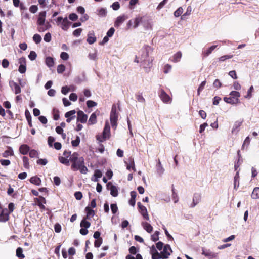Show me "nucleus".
Returning a JSON list of instances; mask_svg holds the SVG:
<instances>
[{
	"instance_id": "52",
	"label": "nucleus",
	"mask_w": 259,
	"mask_h": 259,
	"mask_svg": "<svg viewBox=\"0 0 259 259\" xmlns=\"http://www.w3.org/2000/svg\"><path fill=\"white\" fill-rule=\"evenodd\" d=\"M65 70V67L63 64L59 65L57 66V71L58 73H62Z\"/></svg>"
},
{
	"instance_id": "43",
	"label": "nucleus",
	"mask_w": 259,
	"mask_h": 259,
	"mask_svg": "<svg viewBox=\"0 0 259 259\" xmlns=\"http://www.w3.org/2000/svg\"><path fill=\"white\" fill-rule=\"evenodd\" d=\"M159 232L156 231L155 233L151 235V240L154 242L158 241L159 240Z\"/></svg>"
},
{
	"instance_id": "36",
	"label": "nucleus",
	"mask_w": 259,
	"mask_h": 259,
	"mask_svg": "<svg viewBox=\"0 0 259 259\" xmlns=\"http://www.w3.org/2000/svg\"><path fill=\"white\" fill-rule=\"evenodd\" d=\"M251 197L252 199H258L259 198V188L255 187L252 193Z\"/></svg>"
},
{
	"instance_id": "50",
	"label": "nucleus",
	"mask_w": 259,
	"mask_h": 259,
	"mask_svg": "<svg viewBox=\"0 0 259 259\" xmlns=\"http://www.w3.org/2000/svg\"><path fill=\"white\" fill-rule=\"evenodd\" d=\"M80 139L79 136H77L76 139L71 141L72 145L73 147H76L79 145L80 143Z\"/></svg>"
},
{
	"instance_id": "35",
	"label": "nucleus",
	"mask_w": 259,
	"mask_h": 259,
	"mask_svg": "<svg viewBox=\"0 0 259 259\" xmlns=\"http://www.w3.org/2000/svg\"><path fill=\"white\" fill-rule=\"evenodd\" d=\"M59 160L60 163L64 164L66 165H69L70 161L69 159H68L67 157H64V156H60L59 157Z\"/></svg>"
},
{
	"instance_id": "5",
	"label": "nucleus",
	"mask_w": 259,
	"mask_h": 259,
	"mask_svg": "<svg viewBox=\"0 0 259 259\" xmlns=\"http://www.w3.org/2000/svg\"><path fill=\"white\" fill-rule=\"evenodd\" d=\"M172 252L171 247L169 245L166 244L164 247L163 251L160 253L161 258H167L170 255L171 253Z\"/></svg>"
},
{
	"instance_id": "19",
	"label": "nucleus",
	"mask_w": 259,
	"mask_h": 259,
	"mask_svg": "<svg viewBox=\"0 0 259 259\" xmlns=\"http://www.w3.org/2000/svg\"><path fill=\"white\" fill-rule=\"evenodd\" d=\"M46 16V12L45 11L41 12L39 14V17L37 20V23L38 25L44 24L45 22V17Z\"/></svg>"
},
{
	"instance_id": "9",
	"label": "nucleus",
	"mask_w": 259,
	"mask_h": 259,
	"mask_svg": "<svg viewBox=\"0 0 259 259\" xmlns=\"http://www.w3.org/2000/svg\"><path fill=\"white\" fill-rule=\"evenodd\" d=\"M19 63L20 66L18 68V70L21 73H24L26 72V60L24 57H21L19 59Z\"/></svg>"
},
{
	"instance_id": "30",
	"label": "nucleus",
	"mask_w": 259,
	"mask_h": 259,
	"mask_svg": "<svg viewBox=\"0 0 259 259\" xmlns=\"http://www.w3.org/2000/svg\"><path fill=\"white\" fill-rule=\"evenodd\" d=\"M45 63L46 65L49 67H53L54 65V59L51 57H47L46 58Z\"/></svg>"
},
{
	"instance_id": "32",
	"label": "nucleus",
	"mask_w": 259,
	"mask_h": 259,
	"mask_svg": "<svg viewBox=\"0 0 259 259\" xmlns=\"http://www.w3.org/2000/svg\"><path fill=\"white\" fill-rule=\"evenodd\" d=\"M97 122V116L95 113H93L88 121V124L89 125H92L96 123Z\"/></svg>"
},
{
	"instance_id": "53",
	"label": "nucleus",
	"mask_w": 259,
	"mask_h": 259,
	"mask_svg": "<svg viewBox=\"0 0 259 259\" xmlns=\"http://www.w3.org/2000/svg\"><path fill=\"white\" fill-rule=\"evenodd\" d=\"M233 57L232 55H226L221 56L219 58L220 61H224L225 60L229 59H231Z\"/></svg>"
},
{
	"instance_id": "11",
	"label": "nucleus",
	"mask_w": 259,
	"mask_h": 259,
	"mask_svg": "<svg viewBox=\"0 0 259 259\" xmlns=\"http://www.w3.org/2000/svg\"><path fill=\"white\" fill-rule=\"evenodd\" d=\"M127 15L125 14H123L122 15H120L118 16L114 23V26L115 27H119L121 24L124 22L126 19H128Z\"/></svg>"
},
{
	"instance_id": "18",
	"label": "nucleus",
	"mask_w": 259,
	"mask_h": 259,
	"mask_svg": "<svg viewBox=\"0 0 259 259\" xmlns=\"http://www.w3.org/2000/svg\"><path fill=\"white\" fill-rule=\"evenodd\" d=\"M70 24L71 22L68 20L67 17H65L61 23V27L63 30L67 31L69 28V25Z\"/></svg>"
},
{
	"instance_id": "16",
	"label": "nucleus",
	"mask_w": 259,
	"mask_h": 259,
	"mask_svg": "<svg viewBox=\"0 0 259 259\" xmlns=\"http://www.w3.org/2000/svg\"><path fill=\"white\" fill-rule=\"evenodd\" d=\"M96 37L95 36V34L93 31H90L88 34V38L87 39V42L92 45L96 41Z\"/></svg>"
},
{
	"instance_id": "23",
	"label": "nucleus",
	"mask_w": 259,
	"mask_h": 259,
	"mask_svg": "<svg viewBox=\"0 0 259 259\" xmlns=\"http://www.w3.org/2000/svg\"><path fill=\"white\" fill-rule=\"evenodd\" d=\"M19 151L22 154L26 155L29 151V147L26 144L22 145L19 148Z\"/></svg>"
},
{
	"instance_id": "22",
	"label": "nucleus",
	"mask_w": 259,
	"mask_h": 259,
	"mask_svg": "<svg viewBox=\"0 0 259 259\" xmlns=\"http://www.w3.org/2000/svg\"><path fill=\"white\" fill-rule=\"evenodd\" d=\"M182 55V53L180 51H179L174 54V55L170 58V60L172 62L175 63L178 62L180 61Z\"/></svg>"
},
{
	"instance_id": "61",
	"label": "nucleus",
	"mask_w": 259,
	"mask_h": 259,
	"mask_svg": "<svg viewBox=\"0 0 259 259\" xmlns=\"http://www.w3.org/2000/svg\"><path fill=\"white\" fill-rule=\"evenodd\" d=\"M75 113H76V112L74 110L69 111L65 114V117H71L72 116H75Z\"/></svg>"
},
{
	"instance_id": "15",
	"label": "nucleus",
	"mask_w": 259,
	"mask_h": 259,
	"mask_svg": "<svg viewBox=\"0 0 259 259\" xmlns=\"http://www.w3.org/2000/svg\"><path fill=\"white\" fill-rule=\"evenodd\" d=\"M201 199V194L199 193H195L193 197V202L190 205V207H194L197 204H198Z\"/></svg>"
},
{
	"instance_id": "28",
	"label": "nucleus",
	"mask_w": 259,
	"mask_h": 259,
	"mask_svg": "<svg viewBox=\"0 0 259 259\" xmlns=\"http://www.w3.org/2000/svg\"><path fill=\"white\" fill-rule=\"evenodd\" d=\"M129 162H130L129 164H127L126 162H125V163L127 165L126 168L128 170H130L131 168H132L134 171H135L136 169L135 167V163H134V158L132 157H130L129 158Z\"/></svg>"
},
{
	"instance_id": "63",
	"label": "nucleus",
	"mask_w": 259,
	"mask_h": 259,
	"mask_svg": "<svg viewBox=\"0 0 259 259\" xmlns=\"http://www.w3.org/2000/svg\"><path fill=\"white\" fill-rule=\"evenodd\" d=\"M2 65L3 67L4 68H8L9 65V61L7 59H3L2 60Z\"/></svg>"
},
{
	"instance_id": "7",
	"label": "nucleus",
	"mask_w": 259,
	"mask_h": 259,
	"mask_svg": "<svg viewBox=\"0 0 259 259\" xmlns=\"http://www.w3.org/2000/svg\"><path fill=\"white\" fill-rule=\"evenodd\" d=\"M202 254L208 259H217L218 253L211 251L209 249H202Z\"/></svg>"
},
{
	"instance_id": "54",
	"label": "nucleus",
	"mask_w": 259,
	"mask_h": 259,
	"mask_svg": "<svg viewBox=\"0 0 259 259\" xmlns=\"http://www.w3.org/2000/svg\"><path fill=\"white\" fill-rule=\"evenodd\" d=\"M78 170H80V172L81 173V174H87V171H88V168L87 167L85 166L84 164H82L80 166V168H78Z\"/></svg>"
},
{
	"instance_id": "24",
	"label": "nucleus",
	"mask_w": 259,
	"mask_h": 259,
	"mask_svg": "<svg viewBox=\"0 0 259 259\" xmlns=\"http://www.w3.org/2000/svg\"><path fill=\"white\" fill-rule=\"evenodd\" d=\"M142 226H143V228L148 232V233H151L153 230V227L152 226L149 224L148 223L146 222H142Z\"/></svg>"
},
{
	"instance_id": "27",
	"label": "nucleus",
	"mask_w": 259,
	"mask_h": 259,
	"mask_svg": "<svg viewBox=\"0 0 259 259\" xmlns=\"http://www.w3.org/2000/svg\"><path fill=\"white\" fill-rule=\"evenodd\" d=\"M30 182L36 185L39 186L41 184V180L39 178L36 176H34L30 178Z\"/></svg>"
},
{
	"instance_id": "14",
	"label": "nucleus",
	"mask_w": 259,
	"mask_h": 259,
	"mask_svg": "<svg viewBox=\"0 0 259 259\" xmlns=\"http://www.w3.org/2000/svg\"><path fill=\"white\" fill-rule=\"evenodd\" d=\"M150 252L152 255V259H161L160 254L157 251L154 245L150 248Z\"/></svg>"
},
{
	"instance_id": "51",
	"label": "nucleus",
	"mask_w": 259,
	"mask_h": 259,
	"mask_svg": "<svg viewBox=\"0 0 259 259\" xmlns=\"http://www.w3.org/2000/svg\"><path fill=\"white\" fill-rule=\"evenodd\" d=\"M88 57L90 60H96L97 59V52L96 51L93 53H89L88 55Z\"/></svg>"
},
{
	"instance_id": "44",
	"label": "nucleus",
	"mask_w": 259,
	"mask_h": 259,
	"mask_svg": "<svg viewBox=\"0 0 259 259\" xmlns=\"http://www.w3.org/2000/svg\"><path fill=\"white\" fill-rule=\"evenodd\" d=\"M136 98L139 102L144 103L145 102V98L143 97L142 93H138L136 94Z\"/></svg>"
},
{
	"instance_id": "37",
	"label": "nucleus",
	"mask_w": 259,
	"mask_h": 259,
	"mask_svg": "<svg viewBox=\"0 0 259 259\" xmlns=\"http://www.w3.org/2000/svg\"><path fill=\"white\" fill-rule=\"evenodd\" d=\"M142 18L141 17H137L135 19L132 20L134 24V27L135 28H137L139 26V24L142 21Z\"/></svg>"
},
{
	"instance_id": "31",
	"label": "nucleus",
	"mask_w": 259,
	"mask_h": 259,
	"mask_svg": "<svg viewBox=\"0 0 259 259\" xmlns=\"http://www.w3.org/2000/svg\"><path fill=\"white\" fill-rule=\"evenodd\" d=\"M38 25V30L39 32H44L45 30L48 29L50 27V25L48 23H47L46 24L44 23V24Z\"/></svg>"
},
{
	"instance_id": "58",
	"label": "nucleus",
	"mask_w": 259,
	"mask_h": 259,
	"mask_svg": "<svg viewBox=\"0 0 259 259\" xmlns=\"http://www.w3.org/2000/svg\"><path fill=\"white\" fill-rule=\"evenodd\" d=\"M213 85L214 88L219 89L222 87V83L219 79H217L213 82Z\"/></svg>"
},
{
	"instance_id": "60",
	"label": "nucleus",
	"mask_w": 259,
	"mask_h": 259,
	"mask_svg": "<svg viewBox=\"0 0 259 259\" xmlns=\"http://www.w3.org/2000/svg\"><path fill=\"white\" fill-rule=\"evenodd\" d=\"M47 163L48 160L46 159H39L37 161V163L39 165H45Z\"/></svg>"
},
{
	"instance_id": "55",
	"label": "nucleus",
	"mask_w": 259,
	"mask_h": 259,
	"mask_svg": "<svg viewBox=\"0 0 259 259\" xmlns=\"http://www.w3.org/2000/svg\"><path fill=\"white\" fill-rule=\"evenodd\" d=\"M37 57L36 53L34 51H31L28 55V57L31 60H34Z\"/></svg>"
},
{
	"instance_id": "25",
	"label": "nucleus",
	"mask_w": 259,
	"mask_h": 259,
	"mask_svg": "<svg viewBox=\"0 0 259 259\" xmlns=\"http://www.w3.org/2000/svg\"><path fill=\"white\" fill-rule=\"evenodd\" d=\"M156 170L157 174L160 176L163 174L165 170L159 160L156 166Z\"/></svg>"
},
{
	"instance_id": "2",
	"label": "nucleus",
	"mask_w": 259,
	"mask_h": 259,
	"mask_svg": "<svg viewBox=\"0 0 259 259\" xmlns=\"http://www.w3.org/2000/svg\"><path fill=\"white\" fill-rule=\"evenodd\" d=\"M69 160L72 163L71 169L74 171H77L80 166L84 164V159L83 157L79 156L77 152H74L70 157Z\"/></svg>"
},
{
	"instance_id": "41",
	"label": "nucleus",
	"mask_w": 259,
	"mask_h": 259,
	"mask_svg": "<svg viewBox=\"0 0 259 259\" xmlns=\"http://www.w3.org/2000/svg\"><path fill=\"white\" fill-rule=\"evenodd\" d=\"M16 256L19 258H24L25 255L23 254V249L21 247H18L16 250Z\"/></svg>"
},
{
	"instance_id": "40",
	"label": "nucleus",
	"mask_w": 259,
	"mask_h": 259,
	"mask_svg": "<svg viewBox=\"0 0 259 259\" xmlns=\"http://www.w3.org/2000/svg\"><path fill=\"white\" fill-rule=\"evenodd\" d=\"M85 210L87 212V218H88L90 216H93L95 214L94 211L89 206H87L85 208Z\"/></svg>"
},
{
	"instance_id": "62",
	"label": "nucleus",
	"mask_w": 259,
	"mask_h": 259,
	"mask_svg": "<svg viewBox=\"0 0 259 259\" xmlns=\"http://www.w3.org/2000/svg\"><path fill=\"white\" fill-rule=\"evenodd\" d=\"M111 7L114 10H118L120 8V4L118 2H115L112 4Z\"/></svg>"
},
{
	"instance_id": "4",
	"label": "nucleus",
	"mask_w": 259,
	"mask_h": 259,
	"mask_svg": "<svg viewBox=\"0 0 259 259\" xmlns=\"http://www.w3.org/2000/svg\"><path fill=\"white\" fill-rule=\"evenodd\" d=\"M110 137V127L108 121L105 122V126L102 133V135H97L96 136L97 140L100 142L105 141L107 139H109Z\"/></svg>"
},
{
	"instance_id": "29",
	"label": "nucleus",
	"mask_w": 259,
	"mask_h": 259,
	"mask_svg": "<svg viewBox=\"0 0 259 259\" xmlns=\"http://www.w3.org/2000/svg\"><path fill=\"white\" fill-rule=\"evenodd\" d=\"M14 155V152L12 148L10 147L8 148L4 153L2 154L3 157H8L9 156H12Z\"/></svg>"
},
{
	"instance_id": "38",
	"label": "nucleus",
	"mask_w": 259,
	"mask_h": 259,
	"mask_svg": "<svg viewBox=\"0 0 259 259\" xmlns=\"http://www.w3.org/2000/svg\"><path fill=\"white\" fill-rule=\"evenodd\" d=\"M25 113L26 118L28 121L29 126L30 127H32V122H31V115H30L29 112L27 110H26L25 111Z\"/></svg>"
},
{
	"instance_id": "10",
	"label": "nucleus",
	"mask_w": 259,
	"mask_h": 259,
	"mask_svg": "<svg viewBox=\"0 0 259 259\" xmlns=\"http://www.w3.org/2000/svg\"><path fill=\"white\" fill-rule=\"evenodd\" d=\"M159 96L161 100L165 103H167L171 101V98L165 92L161 89L159 93Z\"/></svg>"
},
{
	"instance_id": "20",
	"label": "nucleus",
	"mask_w": 259,
	"mask_h": 259,
	"mask_svg": "<svg viewBox=\"0 0 259 259\" xmlns=\"http://www.w3.org/2000/svg\"><path fill=\"white\" fill-rule=\"evenodd\" d=\"M224 100L225 102L231 104H234L240 102L239 100L238 99H234L231 96L229 97H224Z\"/></svg>"
},
{
	"instance_id": "26",
	"label": "nucleus",
	"mask_w": 259,
	"mask_h": 259,
	"mask_svg": "<svg viewBox=\"0 0 259 259\" xmlns=\"http://www.w3.org/2000/svg\"><path fill=\"white\" fill-rule=\"evenodd\" d=\"M239 186V172L237 171L234 179V188L237 189Z\"/></svg>"
},
{
	"instance_id": "45",
	"label": "nucleus",
	"mask_w": 259,
	"mask_h": 259,
	"mask_svg": "<svg viewBox=\"0 0 259 259\" xmlns=\"http://www.w3.org/2000/svg\"><path fill=\"white\" fill-rule=\"evenodd\" d=\"M183 12V9L182 7H180L177 9L174 12V15L176 17H178L181 15Z\"/></svg>"
},
{
	"instance_id": "33",
	"label": "nucleus",
	"mask_w": 259,
	"mask_h": 259,
	"mask_svg": "<svg viewBox=\"0 0 259 259\" xmlns=\"http://www.w3.org/2000/svg\"><path fill=\"white\" fill-rule=\"evenodd\" d=\"M242 122L239 121H237L235 123L234 126L232 130V133L233 134H237L239 131V128L241 126Z\"/></svg>"
},
{
	"instance_id": "46",
	"label": "nucleus",
	"mask_w": 259,
	"mask_h": 259,
	"mask_svg": "<svg viewBox=\"0 0 259 259\" xmlns=\"http://www.w3.org/2000/svg\"><path fill=\"white\" fill-rule=\"evenodd\" d=\"M230 95L234 99H238L240 96V94L237 91H233L230 92Z\"/></svg>"
},
{
	"instance_id": "49",
	"label": "nucleus",
	"mask_w": 259,
	"mask_h": 259,
	"mask_svg": "<svg viewBox=\"0 0 259 259\" xmlns=\"http://www.w3.org/2000/svg\"><path fill=\"white\" fill-rule=\"evenodd\" d=\"M206 81L204 80L201 82V83L200 84V85L198 87V89L197 90V94L198 95H199L200 94V92H201L204 88L205 85L206 84Z\"/></svg>"
},
{
	"instance_id": "56",
	"label": "nucleus",
	"mask_w": 259,
	"mask_h": 259,
	"mask_svg": "<svg viewBox=\"0 0 259 259\" xmlns=\"http://www.w3.org/2000/svg\"><path fill=\"white\" fill-rule=\"evenodd\" d=\"M44 40L45 41L47 42H49L51 40V34L50 33L48 32L47 33L44 37Z\"/></svg>"
},
{
	"instance_id": "48",
	"label": "nucleus",
	"mask_w": 259,
	"mask_h": 259,
	"mask_svg": "<svg viewBox=\"0 0 259 259\" xmlns=\"http://www.w3.org/2000/svg\"><path fill=\"white\" fill-rule=\"evenodd\" d=\"M29 154L31 158L38 157V152L35 150H30Z\"/></svg>"
},
{
	"instance_id": "64",
	"label": "nucleus",
	"mask_w": 259,
	"mask_h": 259,
	"mask_svg": "<svg viewBox=\"0 0 259 259\" xmlns=\"http://www.w3.org/2000/svg\"><path fill=\"white\" fill-rule=\"evenodd\" d=\"M102 243V238L96 239L94 242V246L95 247H99Z\"/></svg>"
},
{
	"instance_id": "59",
	"label": "nucleus",
	"mask_w": 259,
	"mask_h": 259,
	"mask_svg": "<svg viewBox=\"0 0 259 259\" xmlns=\"http://www.w3.org/2000/svg\"><path fill=\"white\" fill-rule=\"evenodd\" d=\"M82 31V29L81 28L76 29L73 31V34L75 37H78L80 35V34H81Z\"/></svg>"
},
{
	"instance_id": "47",
	"label": "nucleus",
	"mask_w": 259,
	"mask_h": 259,
	"mask_svg": "<svg viewBox=\"0 0 259 259\" xmlns=\"http://www.w3.org/2000/svg\"><path fill=\"white\" fill-rule=\"evenodd\" d=\"M22 160L24 167L26 168H28L29 167V163L28 157L26 156H23Z\"/></svg>"
},
{
	"instance_id": "3",
	"label": "nucleus",
	"mask_w": 259,
	"mask_h": 259,
	"mask_svg": "<svg viewBox=\"0 0 259 259\" xmlns=\"http://www.w3.org/2000/svg\"><path fill=\"white\" fill-rule=\"evenodd\" d=\"M118 118V113L117 112V106L113 104L112 106L110 115V120L112 128L115 130L117 127V122Z\"/></svg>"
},
{
	"instance_id": "21",
	"label": "nucleus",
	"mask_w": 259,
	"mask_h": 259,
	"mask_svg": "<svg viewBox=\"0 0 259 259\" xmlns=\"http://www.w3.org/2000/svg\"><path fill=\"white\" fill-rule=\"evenodd\" d=\"M102 176V173L100 170H96L94 172L93 177L91 178L92 181L94 182H98V179L101 178Z\"/></svg>"
},
{
	"instance_id": "57",
	"label": "nucleus",
	"mask_w": 259,
	"mask_h": 259,
	"mask_svg": "<svg viewBox=\"0 0 259 259\" xmlns=\"http://www.w3.org/2000/svg\"><path fill=\"white\" fill-rule=\"evenodd\" d=\"M97 104L96 102H95L93 101H92V100H88L87 102V105L88 107H89V108H91V107L96 106L97 105Z\"/></svg>"
},
{
	"instance_id": "6",
	"label": "nucleus",
	"mask_w": 259,
	"mask_h": 259,
	"mask_svg": "<svg viewBox=\"0 0 259 259\" xmlns=\"http://www.w3.org/2000/svg\"><path fill=\"white\" fill-rule=\"evenodd\" d=\"M137 206L139 210V212L143 216V218L146 220H149V217L148 214L147 208L142 205L141 202H138Z\"/></svg>"
},
{
	"instance_id": "34",
	"label": "nucleus",
	"mask_w": 259,
	"mask_h": 259,
	"mask_svg": "<svg viewBox=\"0 0 259 259\" xmlns=\"http://www.w3.org/2000/svg\"><path fill=\"white\" fill-rule=\"evenodd\" d=\"M218 46V45H213L211 47H210L209 48H208V49H207L206 50L204 51L203 52V55L204 56H208L211 53V52L215 49V48H217V47Z\"/></svg>"
},
{
	"instance_id": "12",
	"label": "nucleus",
	"mask_w": 259,
	"mask_h": 259,
	"mask_svg": "<svg viewBox=\"0 0 259 259\" xmlns=\"http://www.w3.org/2000/svg\"><path fill=\"white\" fill-rule=\"evenodd\" d=\"M107 189L110 191V194L113 197H116L118 195V190L116 186L113 185L111 183H107Z\"/></svg>"
},
{
	"instance_id": "17",
	"label": "nucleus",
	"mask_w": 259,
	"mask_h": 259,
	"mask_svg": "<svg viewBox=\"0 0 259 259\" xmlns=\"http://www.w3.org/2000/svg\"><path fill=\"white\" fill-rule=\"evenodd\" d=\"M9 219V214L7 209H3L0 213V222H6Z\"/></svg>"
},
{
	"instance_id": "8",
	"label": "nucleus",
	"mask_w": 259,
	"mask_h": 259,
	"mask_svg": "<svg viewBox=\"0 0 259 259\" xmlns=\"http://www.w3.org/2000/svg\"><path fill=\"white\" fill-rule=\"evenodd\" d=\"M9 85L12 90L15 93V94H18L21 93V88L20 85L16 82L13 80L9 81Z\"/></svg>"
},
{
	"instance_id": "42",
	"label": "nucleus",
	"mask_w": 259,
	"mask_h": 259,
	"mask_svg": "<svg viewBox=\"0 0 259 259\" xmlns=\"http://www.w3.org/2000/svg\"><path fill=\"white\" fill-rule=\"evenodd\" d=\"M33 41L37 44L40 43L41 41V37L39 34H35L33 36Z\"/></svg>"
},
{
	"instance_id": "39",
	"label": "nucleus",
	"mask_w": 259,
	"mask_h": 259,
	"mask_svg": "<svg viewBox=\"0 0 259 259\" xmlns=\"http://www.w3.org/2000/svg\"><path fill=\"white\" fill-rule=\"evenodd\" d=\"M91 224L89 222L85 220V219H83L80 223V227L88 229L90 227Z\"/></svg>"
},
{
	"instance_id": "1",
	"label": "nucleus",
	"mask_w": 259,
	"mask_h": 259,
	"mask_svg": "<svg viewBox=\"0 0 259 259\" xmlns=\"http://www.w3.org/2000/svg\"><path fill=\"white\" fill-rule=\"evenodd\" d=\"M151 48L149 46H144L140 51V59L141 66L145 69H149L152 67V59L149 57V53Z\"/></svg>"
},
{
	"instance_id": "13",
	"label": "nucleus",
	"mask_w": 259,
	"mask_h": 259,
	"mask_svg": "<svg viewBox=\"0 0 259 259\" xmlns=\"http://www.w3.org/2000/svg\"><path fill=\"white\" fill-rule=\"evenodd\" d=\"M88 116L82 111H79L77 112V121L81 123H85L87 121Z\"/></svg>"
}]
</instances>
